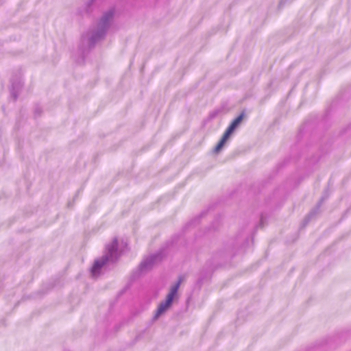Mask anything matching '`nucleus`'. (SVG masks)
<instances>
[{
	"label": "nucleus",
	"mask_w": 351,
	"mask_h": 351,
	"mask_svg": "<svg viewBox=\"0 0 351 351\" xmlns=\"http://www.w3.org/2000/svg\"><path fill=\"white\" fill-rule=\"evenodd\" d=\"M319 158H320V155L313 156V158H311V162L314 163V162L318 161Z\"/></svg>",
	"instance_id": "aec40b11"
},
{
	"label": "nucleus",
	"mask_w": 351,
	"mask_h": 351,
	"mask_svg": "<svg viewBox=\"0 0 351 351\" xmlns=\"http://www.w3.org/2000/svg\"><path fill=\"white\" fill-rule=\"evenodd\" d=\"M208 210L202 211L198 216L195 217V218L192 219L191 221H189L183 228L182 231L184 232H186L188 230L196 226L199 223L200 219L204 217Z\"/></svg>",
	"instance_id": "f8f14e48"
},
{
	"label": "nucleus",
	"mask_w": 351,
	"mask_h": 351,
	"mask_svg": "<svg viewBox=\"0 0 351 351\" xmlns=\"http://www.w3.org/2000/svg\"><path fill=\"white\" fill-rule=\"evenodd\" d=\"M264 221H265L264 216H263V215L262 214V215H261L260 222H259V223H258V225H256V228H260V227L263 226V225H264Z\"/></svg>",
	"instance_id": "6ab92c4d"
},
{
	"label": "nucleus",
	"mask_w": 351,
	"mask_h": 351,
	"mask_svg": "<svg viewBox=\"0 0 351 351\" xmlns=\"http://www.w3.org/2000/svg\"><path fill=\"white\" fill-rule=\"evenodd\" d=\"M220 112V110H215L212 112H210L208 114V119L209 121L214 119L217 117L219 113Z\"/></svg>",
	"instance_id": "dca6fc26"
},
{
	"label": "nucleus",
	"mask_w": 351,
	"mask_h": 351,
	"mask_svg": "<svg viewBox=\"0 0 351 351\" xmlns=\"http://www.w3.org/2000/svg\"><path fill=\"white\" fill-rule=\"evenodd\" d=\"M165 255V249H161L157 252L154 253L145 258L140 263L137 269L133 271L132 274V278L134 280L138 278L142 273L152 269L155 264L162 261Z\"/></svg>",
	"instance_id": "39448f33"
},
{
	"label": "nucleus",
	"mask_w": 351,
	"mask_h": 351,
	"mask_svg": "<svg viewBox=\"0 0 351 351\" xmlns=\"http://www.w3.org/2000/svg\"><path fill=\"white\" fill-rule=\"evenodd\" d=\"M94 1H95V0H89V5H90V3H91L92 2H93Z\"/></svg>",
	"instance_id": "5701e85b"
},
{
	"label": "nucleus",
	"mask_w": 351,
	"mask_h": 351,
	"mask_svg": "<svg viewBox=\"0 0 351 351\" xmlns=\"http://www.w3.org/2000/svg\"><path fill=\"white\" fill-rule=\"evenodd\" d=\"M42 113V108L40 106L37 105L35 106L34 108V114L36 117H39L40 116Z\"/></svg>",
	"instance_id": "a211bd4d"
},
{
	"label": "nucleus",
	"mask_w": 351,
	"mask_h": 351,
	"mask_svg": "<svg viewBox=\"0 0 351 351\" xmlns=\"http://www.w3.org/2000/svg\"><path fill=\"white\" fill-rule=\"evenodd\" d=\"M121 255L119 250V241L114 237L112 242L106 246V253L100 258L95 260L89 269V274L95 280L109 269L111 264H114Z\"/></svg>",
	"instance_id": "f257e3e1"
},
{
	"label": "nucleus",
	"mask_w": 351,
	"mask_h": 351,
	"mask_svg": "<svg viewBox=\"0 0 351 351\" xmlns=\"http://www.w3.org/2000/svg\"><path fill=\"white\" fill-rule=\"evenodd\" d=\"M23 86V82L20 77L11 79L10 95L14 101H16L19 93Z\"/></svg>",
	"instance_id": "9d476101"
},
{
	"label": "nucleus",
	"mask_w": 351,
	"mask_h": 351,
	"mask_svg": "<svg viewBox=\"0 0 351 351\" xmlns=\"http://www.w3.org/2000/svg\"><path fill=\"white\" fill-rule=\"evenodd\" d=\"M88 55V32H84L80 37L77 49L73 53V58L78 64H85Z\"/></svg>",
	"instance_id": "423d86ee"
},
{
	"label": "nucleus",
	"mask_w": 351,
	"mask_h": 351,
	"mask_svg": "<svg viewBox=\"0 0 351 351\" xmlns=\"http://www.w3.org/2000/svg\"><path fill=\"white\" fill-rule=\"evenodd\" d=\"M330 191L329 186L324 189L322 195L318 202L317 206L313 208L303 221V226H305L319 212L322 204L329 197Z\"/></svg>",
	"instance_id": "1a4fd4ad"
},
{
	"label": "nucleus",
	"mask_w": 351,
	"mask_h": 351,
	"mask_svg": "<svg viewBox=\"0 0 351 351\" xmlns=\"http://www.w3.org/2000/svg\"><path fill=\"white\" fill-rule=\"evenodd\" d=\"M114 8H110L104 12L97 24L96 29L93 31L91 36H89V51L95 47L96 43L103 40L106 38L107 32L114 19Z\"/></svg>",
	"instance_id": "f03ea898"
},
{
	"label": "nucleus",
	"mask_w": 351,
	"mask_h": 351,
	"mask_svg": "<svg viewBox=\"0 0 351 351\" xmlns=\"http://www.w3.org/2000/svg\"><path fill=\"white\" fill-rule=\"evenodd\" d=\"M233 133H232L227 129L226 130L222 137L221 138V139L219 140V141L218 142V143L217 144V145L215 146V147L213 149V152L215 154H219L221 151V149L223 148L224 145H226V142L228 141V139L230 138V137L231 136V135Z\"/></svg>",
	"instance_id": "9b49d317"
},
{
	"label": "nucleus",
	"mask_w": 351,
	"mask_h": 351,
	"mask_svg": "<svg viewBox=\"0 0 351 351\" xmlns=\"http://www.w3.org/2000/svg\"><path fill=\"white\" fill-rule=\"evenodd\" d=\"M245 114V112L243 111L237 117L232 120L229 126L227 128V130L234 133V131L239 127L243 119H244Z\"/></svg>",
	"instance_id": "ddd939ff"
},
{
	"label": "nucleus",
	"mask_w": 351,
	"mask_h": 351,
	"mask_svg": "<svg viewBox=\"0 0 351 351\" xmlns=\"http://www.w3.org/2000/svg\"><path fill=\"white\" fill-rule=\"evenodd\" d=\"M250 233V232H246L245 230L239 231L234 239L232 248L237 251L245 250L249 244Z\"/></svg>",
	"instance_id": "6e6552de"
},
{
	"label": "nucleus",
	"mask_w": 351,
	"mask_h": 351,
	"mask_svg": "<svg viewBox=\"0 0 351 351\" xmlns=\"http://www.w3.org/2000/svg\"><path fill=\"white\" fill-rule=\"evenodd\" d=\"M339 135L346 139L351 138V121L339 132Z\"/></svg>",
	"instance_id": "2eb2a0df"
},
{
	"label": "nucleus",
	"mask_w": 351,
	"mask_h": 351,
	"mask_svg": "<svg viewBox=\"0 0 351 351\" xmlns=\"http://www.w3.org/2000/svg\"><path fill=\"white\" fill-rule=\"evenodd\" d=\"M326 151L322 150V154H324V153H326Z\"/></svg>",
	"instance_id": "b1692460"
},
{
	"label": "nucleus",
	"mask_w": 351,
	"mask_h": 351,
	"mask_svg": "<svg viewBox=\"0 0 351 351\" xmlns=\"http://www.w3.org/2000/svg\"><path fill=\"white\" fill-rule=\"evenodd\" d=\"M228 256H229L220 252L215 254L210 259L208 260L199 274L197 284L201 286L210 278L212 272L215 269L223 265Z\"/></svg>",
	"instance_id": "7ed1b4c3"
},
{
	"label": "nucleus",
	"mask_w": 351,
	"mask_h": 351,
	"mask_svg": "<svg viewBox=\"0 0 351 351\" xmlns=\"http://www.w3.org/2000/svg\"><path fill=\"white\" fill-rule=\"evenodd\" d=\"M346 332H341L336 334L333 336L329 337L322 340L319 343V346L322 348H327L329 349H334L338 345L345 341L346 339Z\"/></svg>",
	"instance_id": "0eeeda50"
},
{
	"label": "nucleus",
	"mask_w": 351,
	"mask_h": 351,
	"mask_svg": "<svg viewBox=\"0 0 351 351\" xmlns=\"http://www.w3.org/2000/svg\"><path fill=\"white\" fill-rule=\"evenodd\" d=\"M288 1V0H281L279 3V6L282 7L284 4H285Z\"/></svg>",
	"instance_id": "412c9836"
},
{
	"label": "nucleus",
	"mask_w": 351,
	"mask_h": 351,
	"mask_svg": "<svg viewBox=\"0 0 351 351\" xmlns=\"http://www.w3.org/2000/svg\"><path fill=\"white\" fill-rule=\"evenodd\" d=\"M220 219H221V216L220 215H218L214 220V221L213 222V224H212V228L215 230L218 228L219 227V221H220Z\"/></svg>",
	"instance_id": "f3484780"
},
{
	"label": "nucleus",
	"mask_w": 351,
	"mask_h": 351,
	"mask_svg": "<svg viewBox=\"0 0 351 351\" xmlns=\"http://www.w3.org/2000/svg\"><path fill=\"white\" fill-rule=\"evenodd\" d=\"M76 14L82 18L88 14V0H82V5L77 8Z\"/></svg>",
	"instance_id": "4468645a"
},
{
	"label": "nucleus",
	"mask_w": 351,
	"mask_h": 351,
	"mask_svg": "<svg viewBox=\"0 0 351 351\" xmlns=\"http://www.w3.org/2000/svg\"><path fill=\"white\" fill-rule=\"evenodd\" d=\"M142 337V335L139 334L136 337H135V341H138L140 339H141Z\"/></svg>",
	"instance_id": "4be33fe9"
},
{
	"label": "nucleus",
	"mask_w": 351,
	"mask_h": 351,
	"mask_svg": "<svg viewBox=\"0 0 351 351\" xmlns=\"http://www.w3.org/2000/svg\"><path fill=\"white\" fill-rule=\"evenodd\" d=\"M182 282V278L179 280L171 287L169 292L166 296L164 301L161 302L158 305L154 315L151 319V324L157 321L162 315H164L172 306L174 300L178 297V289Z\"/></svg>",
	"instance_id": "20e7f679"
}]
</instances>
